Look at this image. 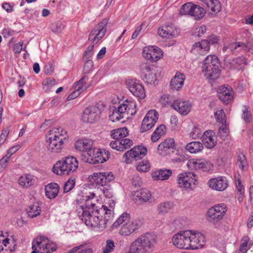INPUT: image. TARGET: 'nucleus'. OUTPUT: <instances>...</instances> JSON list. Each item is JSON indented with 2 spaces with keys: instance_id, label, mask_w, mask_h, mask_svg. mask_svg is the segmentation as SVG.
Returning <instances> with one entry per match:
<instances>
[{
  "instance_id": "09e8293b",
  "label": "nucleus",
  "mask_w": 253,
  "mask_h": 253,
  "mask_svg": "<svg viewBox=\"0 0 253 253\" xmlns=\"http://www.w3.org/2000/svg\"><path fill=\"white\" fill-rule=\"evenodd\" d=\"M141 76L144 82L148 84H154L157 81L156 74L152 73V71Z\"/></svg>"
},
{
  "instance_id": "a878e982",
  "label": "nucleus",
  "mask_w": 253,
  "mask_h": 253,
  "mask_svg": "<svg viewBox=\"0 0 253 253\" xmlns=\"http://www.w3.org/2000/svg\"><path fill=\"white\" fill-rule=\"evenodd\" d=\"M210 49V45H208L206 41L202 40L195 42L192 46L191 52L196 55H206Z\"/></svg>"
},
{
  "instance_id": "423d86ee",
  "label": "nucleus",
  "mask_w": 253,
  "mask_h": 253,
  "mask_svg": "<svg viewBox=\"0 0 253 253\" xmlns=\"http://www.w3.org/2000/svg\"><path fill=\"white\" fill-rule=\"evenodd\" d=\"M114 179V176L111 172L94 173L91 177H89V180L92 185L100 189Z\"/></svg>"
},
{
  "instance_id": "5fc2aeb1",
  "label": "nucleus",
  "mask_w": 253,
  "mask_h": 253,
  "mask_svg": "<svg viewBox=\"0 0 253 253\" xmlns=\"http://www.w3.org/2000/svg\"><path fill=\"white\" fill-rule=\"evenodd\" d=\"M75 179L71 177L69 180L65 183L63 187V190L65 193L70 191L75 186Z\"/></svg>"
},
{
  "instance_id": "864d4df0",
  "label": "nucleus",
  "mask_w": 253,
  "mask_h": 253,
  "mask_svg": "<svg viewBox=\"0 0 253 253\" xmlns=\"http://www.w3.org/2000/svg\"><path fill=\"white\" fill-rule=\"evenodd\" d=\"M78 85L80 84H78ZM81 86H79L77 90H75L72 92L71 94H70L67 98V100H71L76 98L78 97L80 94V90H83L84 88H86L85 84H81Z\"/></svg>"
},
{
  "instance_id": "393cba45",
  "label": "nucleus",
  "mask_w": 253,
  "mask_h": 253,
  "mask_svg": "<svg viewBox=\"0 0 253 253\" xmlns=\"http://www.w3.org/2000/svg\"><path fill=\"white\" fill-rule=\"evenodd\" d=\"M205 244V237L200 233L192 234L191 232L190 238L189 240L188 249H197L202 247Z\"/></svg>"
},
{
  "instance_id": "ddd939ff",
  "label": "nucleus",
  "mask_w": 253,
  "mask_h": 253,
  "mask_svg": "<svg viewBox=\"0 0 253 253\" xmlns=\"http://www.w3.org/2000/svg\"><path fill=\"white\" fill-rule=\"evenodd\" d=\"M163 55V51L156 46H146L142 52L143 57L152 62L157 61L162 57Z\"/></svg>"
},
{
  "instance_id": "dca6fc26",
  "label": "nucleus",
  "mask_w": 253,
  "mask_h": 253,
  "mask_svg": "<svg viewBox=\"0 0 253 253\" xmlns=\"http://www.w3.org/2000/svg\"><path fill=\"white\" fill-rule=\"evenodd\" d=\"M100 114L101 111L98 107L89 106L84 111L83 121L87 123H93L99 119Z\"/></svg>"
},
{
  "instance_id": "bf43d9fd",
  "label": "nucleus",
  "mask_w": 253,
  "mask_h": 253,
  "mask_svg": "<svg viewBox=\"0 0 253 253\" xmlns=\"http://www.w3.org/2000/svg\"><path fill=\"white\" fill-rule=\"evenodd\" d=\"M115 247V243L113 241L111 240H107L106 244L103 249V253H109L113 251Z\"/></svg>"
},
{
  "instance_id": "6e6d98bb",
  "label": "nucleus",
  "mask_w": 253,
  "mask_h": 253,
  "mask_svg": "<svg viewBox=\"0 0 253 253\" xmlns=\"http://www.w3.org/2000/svg\"><path fill=\"white\" fill-rule=\"evenodd\" d=\"M100 190L103 192L104 196L108 199H111L113 197V192L112 188L108 184L103 187L101 188Z\"/></svg>"
},
{
  "instance_id": "2f4dec72",
  "label": "nucleus",
  "mask_w": 253,
  "mask_h": 253,
  "mask_svg": "<svg viewBox=\"0 0 253 253\" xmlns=\"http://www.w3.org/2000/svg\"><path fill=\"white\" fill-rule=\"evenodd\" d=\"M212 131L211 130L207 131L202 135L203 143L205 147L209 149L213 148L216 144L215 136L212 135Z\"/></svg>"
},
{
  "instance_id": "473e14b6",
  "label": "nucleus",
  "mask_w": 253,
  "mask_h": 253,
  "mask_svg": "<svg viewBox=\"0 0 253 253\" xmlns=\"http://www.w3.org/2000/svg\"><path fill=\"white\" fill-rule=\"evenodd\" d=\"M45 193L46 196L50 199H54L59 192V186L56 183H51L45 187Z\"/></svg>"
},
{
  "instance_id": "c85d7f7f",
  "label": "nucleus",
  "mask_w": 253,
  "mask_h": 253,
  "mask_svg": "<svg viewBox=\"0 0 253 253\" xmlns=\"http://www.w3.org/2000/svg\"><path fill=\"white\" fill-rule=\"evenodd\" d=\"M92 144V141L89 139H79L75 142V147L80 151H87L88 154L91 157Z\"/></svg>"
},
{
  "instance_id": "9d476101",
  "label": "nucleus",
  "mask_w": 253,
  "mask_h": 253,
  "mask_svg": "<svg viewBox=\"0 0 253 253\" xmlns=\"http://www.w3.org/2000/svg\"><path fill=\"white\" fill-rule=\"evenodd\" d=\"M108 22V19L105 18L98 23L91 31L89 35L88 41L97 43L104 36L106 32V27Z\"/></svg>"
},
{
  "instance_id": "79ce46f5",
  "label": "nucleus",
  "mask_w": 253,
  "mask_h": 253,
  "mask_svg": "<svg viewBox=\"0 0 253 253\" xmlns=\"http://www.w3.org/2000/svg\"><path fill=\"white\" fill-rule=\"evenodd\" d=\"M236 165L243 171L248 169V163L243 153H240L238 155Z\"/></svg>"
},
{
  "instance_id": "0e129e2a",
  "label": "nucleus",
  "mask_w": 253,
  "mask_h": 253,
  "mask_svg": "<svg viewBox=\"0 0 253 253\" xmlns=\"http://www.w3.org/2000/svg\"><path fill=\"white\" fill-rule=\"evenodd\" d=\"M190 136L193 139H196L198 137H200L201 136L200 129L197 126L193 127L191 132L190 133Z\"/></svg>"
},
{
  "instance_id": "37998d69",
  "label": "nucleus",
  "mask_w": 253,
  "mask_h": 253,
  "mask_svg": "<svg viewBox=\"0 0 253 253\" xmlns=\"http://www.w3.org/2000/svg\"><path fill=\"white\" fill-rule=\"evenodd\" d=\"M27 211L28 216L34 218L40 214L41 209L38 204L35 203L29 206L27 209Z\"/></svg>"
},
{
  "instance_id": "13d9d810",
  "label": "nucleus",
  "mask_w": 253,
  "mask_h": 253,
  "mask_svg": "<svg viewBox=\"0 0 253 253\" xmlns=\"http://www.w3.org/2000/svg\"><path fill=\"white\" fill-rule=\"evenodd\" d=\"M232 64L235 66V68L239 69L240 67L238 66H242L243 64L247 65V62L245 57L241 56L233 59Z\"/></svg>"
},
{
  "instance_id": "c756f323",
  "label": "nucleus",
  "mask_w": 253,
  "mask_h": 253,
  "mask_svg": "<svg viewBox=\"0 0 253 253\" xmlns=\"http://www.w3.org/2000/svg\"><path fill=\"white\" fill-rule=\"evenodd\" d=\"M159 35L163 38L169 39L176 36L178 34V31L173 26L166 25L158 30Z\"/></svg>"
},
{
  "instance_id": "4be33fe9",
  "label": "nucleus",
  "mask_w": 253,
  "mask_h": 253,
  "mask_svg": "<svg viewBox=\"0 0 253 253\" xmlns=\"http://www.w3.org/2000/svg\"><path fill=\"white\" fill-rule=\"evenodd\" d=\"M174 140L173 138L166 139L158 146L159 153L162 156H167L173 152L175 149Z\"/></svg>"
},
{
  "instance_id": "aec40b11",
  "label": "nucleus",
  "mask_w": 253,
  "mask_h": 253,
  "mask_svg": "<svg viewBox=\"0 0 253 253\" xmlns=\"http://www.w3.org/2000/svg\"><path fill=\"white\" fill-rule=\"evenodd\" d=\"M188 165L196 169H201L203 171L209 172L213 168V165L204 159H191Z\"/></svg>"
},
{
  "instance_id": "49530a36",
  "label": "nucleus",
  "mask_w": 253,
  "mask_h": 253,
  "mask_svg": "<svg viewBox=\"0 0 253 253\" xmlns=\"http://www.w3.org/2000/svg\"><path fill=\"white\" fill-rule=\"evenodd\" d=\"M242 118L245 121L246 124H249L252 122L253 118L252 114L249 110V107L246 106H244L242 109V114L241 115Z\"/></svg>"
},
{
  "instance_id": "cd10ccee",
  "label": "nucleus",
  "mask_w": 253,
  "mask_h": 253,
  "mask_svg": "<svg viewBox=\"0 0 253 253\" xmlns=\"http://www.w3.org/2000/svg\"><path fill=\"white\" fill-rule=\"evenodd\" d=\"M218 97L225 104H229L233 98V92L232 88H229L225 85H222L219 88Z\"/></svg>"
},
{
  "instance_id": "f03ea898",
  "label": "nucleus",
  "mask_w": 253,
  "mask_h": 253,
  "mask_svg": "<svg viewBox=\"0 0 253 253\" xmlns=\"http://www.w3.org/2000/svg\"><path fill=\"white\" fill-rule=\"evenodd\" d=\"M155 241L154 236L149 233L142 235L131 243L126 253H150Z\"/></svg>"
},
{
  "instance_id": "f704fd0d",
  "label": "nucleus",
  "mask_w": 253,
  "mask_h": 253,
  "mask_svg": "<svg viewBox=\"0 0 253 253\" xmlns=\"http://www.w3.org/2000/svg\"><path fill=\"white\" fill-rule=\"evenodd\" d=\"M93 67V62L90 59H88L85 62L83 69V77L77 82V84H86V80H88V76L86 75L92 71Z\"/></svg>"
},
{
  "instance_id": "2eb2a0df",
  "label": "nucleus",
  "mask_w": 253,
  "mask_h": 253,
  "mask_svg": "<svg viewBox=\"0 0 253 253\" xmlns=\"http://www.w3.org/2000/svg\"><path fill=\"white\" fill-rule=\"evenodd\" d=\"M37 246L39 253H50L54 251L51 245L48 243L47 238L43 236H38L32 242V249Z\"/></svg>"
},
{
  "instance_id": "5701e85b",
  "label": "nucleus",
  "mask_w": 253,
  "mask_h": 253,
  "mask_svg": "<svg viewBox=\"0 0 253 253\" xmlns=\"http://www.w3.org/2000/svg\"><path fill=\"white\" fill-rule=\"evenodd\" d=\"M171 107L181 115L185 116L190 112L191 104L189 101L177 99L171 104Z\"/></svg>"
},
{
  "instance_id": "1a4fd4ad",
  "label": "nucleus",
  "mask_w": 253,
  "mask_h": 253,
  "mask_svg": "<svg viewBox=\"0 0 253 253\" xmlns=\"http://www.w3.org/2000/svg\"><path fill=\"white\" fill-rule=\"evenodd\" d=\"M190 235L191 231L189 230L180 231L176 234L172 239L173 245L177 248L188 250Z\"/></svg>"
},
{
  "instance_id": "6ab92c4d",
  "label": "nucleus",
  "mask_w": 253,
  "mask_h": 253,
  "mask_svg": "<svg viewBox=\"0 0 253 253\" xmlns=\"http://www.w3.org/2000/svg\"><path fill=\"white\" fill-rule=\"evenodd\" d=\"M208 184L212 189L223 191L228 186V181L225 176H219L210 179Z\"/></svg>"
},
{
  "instance_id": "69168bd1",
  "label": "nucleus",
  "mask_w": 253,
  "mask_h": 253,
  "mask_svg": "<svg viewBox=\"0 0 253 253\" xmlns=\"http://www.w3.org/2000/svg\"><path fill=\"white\" fill-rule=\"evenodd\" d=\"M207 28L206 26L202 25L200 27L197 28L195 32V36L199 37H202L206 32Z\"/></svg>"
},
{
  "instance_id": "4c0bfd02",
  "label": "nucleus",
  "mask_w": 253,
  "mask_h": 253,
  "mask_svg": "<svg viewBox=\"0 0 253 253\" xmlns=\"http://www.w3.org/2000/svg\"><path fill=\"white\" fill-rule=\"evenodd\" d=\"M191 16H194L196 20H199L203 18L206 14V10L203 6L192 4Z\"/></svg>"
},
{
  "instance_id": "6e6552de",
  "label": "nucleus",
  "mask_w": 253,
  "mask_h": 253,
  "mask_svg": "<svg viewBox=\"0 0 253 253\" xmlns=\"http://www.w3.org/2000/svg\"><path fill=\"white\" fill-rule=\"evenodd\" d=\"M65 137L62 135L54 134L50 136L46 141V148L50 153H58L61 151L63 146V140Z\"/></svg>"
},
{
  "instance_id": "7ed1b4c3",
  "label": "nucleus",
  "mask_w": 253,
  "mask_h": 253,
  "mask_svg": "<svg viewBox=\"0 0 253 253\" xmlns=\"http://www.w3.org/2000/svg\"><path fill=\"white\" fill-rule=\"evenodd\" d=\"M220 63L217 57L215 55H209L203 61L202 70L207 79L215 80L220 75Z\"/></svg>"
},
{
  "instance_id": "58836bf2",
  "label": "nucleus",
  "mask_w": 253,
  "mask_h": 253,
  "mask_svg": "<svg viewBox=\"0 0 253 253\" xmlns=\"http://www.w3.org/2000/svg\"><path fill=\"white\" fill-rule=\"evenodd\" d=\"M185 149L191 153H197L202 151L203 144L199 141H192L186 144Z\"/></svg>"
},
{
  "instance_id": "0eeeda50",
  "label": "nucleus",
  "mask_w": 253,
  "mask_h": 253,
  "mask_svg": "<svg viewBox=\"0 0 253 253\" xmlns=\"http://www.w3.org/2000/svg\"><path fill=\"white\" fill-rule=\"evenodd\" d=\"M146 148L142 146L134 147L126 152L123 157V161L126 164L131 163L132 160L137 161L142 159L147 154Z\"/></svg>"
},
{
  "instance_id": "412c9836",
  "label": "nucleus",
  "mask_w": 253,
  "mask_h": 253,
  "mask_svg": "<svg viewBox=\"0 0 253 253\" xmlns=\"http://www.w3.org/2000/svg\"><path fill=\"white\" fill-rule=\"evenodd\" d=\"M115 200L111 199H108L105 202V204L102 206L101 208L99 209V211L103 213L108 222L111 223V219L114 215V210L115 207Z\"/></svg>"
},
{
  "instance_id": "ea45409f",
  "label": "nucleus",
  "mask_w": 253,
  "mask_h": 253,
  "mask_svg": "<svg viewBox=\"0 0 253 253\" xmlns=\"http://www.w3.org/2000/svg\"><path fill=\"white\" fill-rule=\"evenodd\" d=\"M130 215L129 213L124 212L121 214L116 221L112 224L113 229L117 228L121 224L126 223L130 221Z\"/></svg>"
},
{
  "instance_id": "9b49d317",
  "label": "nucleus",
  "mask_w": 253,
  "mask_h": 253,
  "mask_svg": "<svg viewBox=\"0 0 253 253\" xmlns=\"http://www.w3.org/2000/svg\"><path fill=\"white\" fill-rule=\"evenodd\" d=\"M158 113L155 110L149 111L142 121L141 132H144L152 128L158 121Z\"/></svg>"
},
{
  "instance_id": "39448f33",
  "label": "nucleus",
  "mask_w": 253,
  "mask_h": 253,
  "mask_svg": "<svg viewBox=\"0 0 253 253\" xmlns=\"http://www.w3.org/2000/svg\"><path fill=\"white\" fill-rule=\"evenodd\" d=\"M78 166L76 158L73 156L66 157L54 165L53 172L58 175H69L77 170Z\"/></svg>"
},
{
  "instance_id": "bb28decb",
  "label": "nucleus",
  "mask_w": 253,
  "mask_h": 253,
  "mask_svg": "<svg viewBox=\"0 0 253 253\" xmlns=\"http://www.w3.org/2000/svg\"><path fill=\"white\" fill-rule=\"evenodd\" d=\"M202 6L204 7L206 11H207L212 14L217 13L221 9V4L218 0H201Z\"/></svg>"
},
{
  "instance_id": "72a5a7b5",
  "label": "nucleus",
  "mask_w": 253,
  "mask_h": 253,
  "mask_svg": "<svg viewBox=\"0 0 253 253\" xmlns=\"http://www.w3.org/2000/svg\"><path fill=\"white\" fill-rule=\"evenodd\" d=\"M171 174L172 171L170 169H160L153 172L152 177L155 180H165L168 179Z\"/></svg>"
},
{
  "instance_id": "3c124183",
  "label": "nucleus",
  "mask_w": 253,
  "mask_h": 253,
  "mask_svg": "<svg viewBox=\"0 0 253 253\" xmlns=\"http://www.w3.org/2000/svg\"><path fill=\"white\" fill-rule=\"evenodd\" d=\"M192 4V2H187L183 4L180 9L179 14L180 15H189L191 16Z\"/></svg>"
},
{
  "instance_id": "a211bd4d",
  "label": "nucleus",
  "mask_w": 253,
  "mask_h": 253,
  "mask_svg": "<svg viewBox=\"0 0 253 253\" xmlns=\"http://www.w3.org/2000/svg\"><path fill=\"white\" fill-rule=\"evenodd\" d=\"M142 225L140 219H134L123 225L121 228L119 233L123 236H128L137 230Z\"/></svg>"
},
{
  "instance_id": "de8ad7c7",
  "label": "nucleus",
  "mask_w": 253,
  "mask_h": 253,
  "mask_svg": "<svg viewBox=\"0 0 253 253\" xmlns=\"http://www.w3.org/2000/svg\"><path fill=\"white\" fill-rule=\"evenodd\" d=\"M92 249L84 245L76 247L67 253H92Z\"/></svg>"
},
{
  "instance_id": "e2e57ef3",
  "label": "nucleus",
  "mask_w": 253,
  "mask_h": 253,
  "mask_svg": "<svg viewBox=\"0 0 253 253\" xmlns=\"http://www.w3.org/2000/svg\"><path fill=\"white\" fill-rule=\"evenodd\" d=\"M140 69L141 72V75L148 74L152 71L150 65L148 63H142L140 66Z\"/></svg>"
},
{
  "instance_id": "f257e3e1",
  "label": "nucleus",
  "mask_w": 253,
  "mask_h": 253,
  "mask_svg": "<svg viewBox=\"0 0 253 253\" xmlns=\"http://www.w3.org/2000/svg\"><path fill=\"white\" fill-rule=\"evenodd\" d=\"M94 196L95 194H92L91 197L87 196L85 197L86 199H83L85 203L79 206L78 215L87 226L97 227L103 230L110 223L105 216L103 219L100 218V216L102 217L103 214L99 211L97 207L91 202V199Z\"/></svg>"
},
{
  "instance_id": "f3484780",
  "label": "nucleus",
  "mask_w": 253,
  "mask_h": 253,
  "mask_svg": "<svg viewBox=\"0 0 253 253\" xmlns=\"http://www.w3.org/2000/svg\"><path fill=\"white\" fill-rule=\"evenodd\" d=\"M226 211L227 208L225 205L221 204L210 208L207 214L211 220L216 222L222 219Z\"/></svg>"
},
{
  "instance_id": "20e7f679",
  "label": "nucleus",
  "mask_w": 253,
  "mask_h": 253,
  "mask_svg": "<svg viewBox=\"0 0 253 253\" xmlns=\"http://www.w3.org/2000/svg\"><path fill=\"white\" fill-rule=\"evenodd\" d=\"M136 103L134 101L125 100L117 108L113 107L111 115L113 121H120L123 118H128L129 115L133 116L136 113Z\"/></svg>"
},
{
  "instance_id": "c9c22d12",
  "label": "nucleus",
  "mask_w": 253,
  "mask_h": 253,
  "mask_svg": "<svg viewBox=\"0 0 253 253\" xmlns=\"http://www.w3.org/2000/svg\"><path fill=\"white\" fill-rule=\"evenodd\" d=\"M173 204L171 202H164L161 203L157 206V211L159 214L164 215L170 212L173 208Z\"/></svg>"
},
{
  "instance_id": "a18cd8bd",
  "label": "nucleus",
  "mask_w": 253,
  "mask_h": 253,
  "mask_svg": "<svg viewBox=\"0 0 253 253\" xmlns=\"http://www.w3.org/2000/svg\"><path fill=\"white\" fill-rule=\"evenodd\" d=\"M137 197L144 202H147L151 199V194L147 189H141L137 192Z\"/></svg>"
},
{
  "instance_id": "774afa93",
  "label": "nucleus",
  "mask_w": 253,
  "mask_h": 253,
  "mask_svg": "<svg viewBox=\"0 0 253 253\" xmlns=\"http://www.w3.org/2000/svg\"><path fill=\"white\" fill-rule=\"evenodd\" d=\"M121 142H120V140H116L114 141H112L110 143V147L115 150L119 151H123V149L121 148Z\"/></svg>"
},
{
  "instance_id": "a19ab883",
  "label": "nucleus",
  "mask_w": 253,
  "mask_h": 253,
  "mask_svg": "<svg viewBox=\"0 0 253 253\" xmlns=\"http://www.w3.org/2000/svg\"><path fill=\"white\" fill-rule=\"evenodd\" d=\"M235 185L237 191V196L239 202H242L245 196V188L243 185L241 179L237 176H235Z\"/></svg>"
},
{
  "instance_id": "f8f14e48",
  "label": "nucleus",
  "mask_w": 253,
  "mask_h": 253,
  "mask_svg": "<svg viewBox=\"0 0 253 253\" xmlns=\"http://www.w3.org/2000/svg\"><path fill=\"white\" fill-rule=\"evenodd\" d=\"M130 92L139 99H144L146 93L143 85L135 79H129L126 82Z\"/></svg>"
},
{
  "instance_id": "052dcab7",
  "label": "nucleus",
  "mask_w": 253,
  "mask_h": 253,
  "mask_svg": "<svg viewBox=\"0 0 253 253\" xmlns=\"http://www.w3.org/2000/svg\"><path fill=\"white\" fill-rule=\"evenodd\" d=\"M121 142V148L123 149V151L129 148L132 145V140L128 138H124L120 140Z\"/></svg>"
},
{
  "instance_id": "603ef678",
  "label": "nucleus",
  "mask_w": 253,
  "mask_h": 253,
  "mask_svg": "<svg viewBox=\"0 0 253 253\" xmlns=\"http://www.w3.org/2000/svg\"><path fill=\"white\" fill-rule=\"evenodd\" d=\"M150 168V164L147 161L140 162L136 167V169L140 172H146L149 171Z\"/></svg>"
},
{
  "instance_id": "e433bc0d",
  "label": "nucleus",
  "mask_w": 253,
  "mask_h": 253,
  "mask_svg": "<svg viewBox=\"0 0 253 253\" xmlns=\"http://www.w3.org/2000/svg\"><path fill=\"white\" fill-rule=\"evenodd\" d=\"M110 134L113 139L121 140L128 135V130L126 127H121L112 130Z\"/></svg>"
},
{
  "instance_id": "4d7b16f0",
  "label": "nucleus",
  "mask_w": 253,
  "mask_h": 253,
  "mask_svg": "<svg viewBox=\"0 0 253 253\" xmlns=\"http://www.w3.org/2000/svg\"><path fill=\"white\" fill-rule=\"evenodd\" d=\"M214 116L217 121L219 123L223 124L226 122L225 114L223 109L217 110L214 113Z\"/></svg>"
},
{
  "instance_id": "680f3d73",
  "label": "nucleus",
  "mask_w": 253,
  "mask_h": 253,
  "mask_svg": "<svg viewBox=\"0 0 253 253\" xmlns=\"http://www.w3.org/2000/svg\"><path fill=\"white\" fill-rule=\"evenodd\" d=\"M238 47H241L245 51H248L250 49L248 44L243 42H235L230 45V48L232 50H235Z\"/></svg>"
},
{
  "instance_id": "b1692460",
  "label": "nucleus",
  "mask_w": 253,
  "mask_h": 253,
  "mask_svg": "<svg viewBox=\"0 0 253 253\" xmlns=\"http://www.w3.org/2000/svg\"><path fill=\"white\" fill-rule=\"evenodd\" d=\"M93 156L91 157L92 163H103L109 160L110 153L106 149H97L92 151Z\"/></svg>"
},
{
  "instance_id": "7c9ffc66",
  "label": "nucleus",
  "mask_w": 253,
  "mask_h": 253,
  "mask_svg": "<svg viewBox=\"0 0 253 253\" xmlns=\"http://www.w3.org/2000/svg\"><path fill=\"white\" fill-rule=\"evenodd\" d=\"M185 79V75L179 72L176 73L175 76L171 80L170 86L173 90H178L183 85Z\"/></svg>"
},
{
  "instance_id": "338daca9",
  "label": "nucleus",
  "mask_w": 253,
  "mask_h": 253,
  "mask_svg": "<svg viewBox=\"0 0 253 253\" xmlns=\"http://www.w3.org/2000/svg\"><path fill=\"white\" fill-rule=\"evenodd\" d=\"M204 41H206L208 45H210V44L217 43L219 39L216 36L212 35L208 37L207 39L204 40Z\"/></svg>"
},
{
  "instance_id": "8fccbe9b",
  "label": "nucleus",
  "mask_w": 253,
  "mask_h": 253,
  "mask_svg": "<svg viewBox=\"0 0 253 253\" xmlns=\"http://www.w3.org/2000/svg\"><path fill=\"white\" fill-rule=\"evenodd\" d=\"M9 244V239L4 238L2 235H0V253H9L6 249L7 244Z\"/></svg>"
},
{
  "instance_id": "c03bdc74",
  "label": "nucleus",
  "mask_w": 253,
  "mask_h": 253,
  "mask_svg": "<svg viewBox=\"0 0 253 253\" xmlns=\"http://www.w3.org/2000/svg\"><path fill=\"white\" fill-rule=\"evenodd\" d=\"M33 177L30 174H25L20 177L18 182L21 186L28 188L33 184Z\"/></svg>"
},
{
  "instance_id": "4468645a",
  "label": "nucleus",
  "mask_w": 253,
  "mask_h": 253,
  "mask_svg": "<svg viewBox=\"0 0 253 253\" xmlns=\"http://www.w3.org/2000/svg\"><path fill=\"white\" fill-rule=\"evenodd\" d=\"M196 175L193 172H184L179 175L177 178L179 187L192 189L195 185Z\"/></svg>"
}]
</instances>
